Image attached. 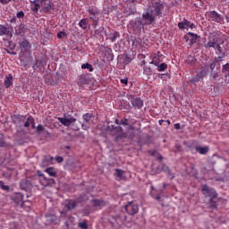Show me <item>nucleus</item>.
Returning a JSON list of instances; mask_svg holds the SVG:
<instances>
[{"label":"nucleus","mask_w":229,"mask_h":229,"mask_svg":"<svg viewBox=\"0 0 229 229\" xmlns=\"http://www.w3.org/2000/svg\"><path fill=\"white\" fill-rule=\"evenodd\" d=\"M157 21L155 14H152L149 11L142 14L140 20H138L132 26L134 31H140V26H151L153 22Z\"/></svg>","instance_id":"1"},{"label":"nucleus","mask_w":229,"mask_h":229,"mask_svg":"<svg viewBox=\"0 0 229 229\" xmlns=\"http://www.w3.org/2000/svg\"><path fill=\"white\" fill-rule=\"evenodd\" d=\"M148 11H149L152 15L156 17H162L164 4H162L160 2H155V0H152L151 4L148 5Z\"/></svg>","instance_id":"2"},{"label":"nucleus","mask_w":229,"mask_h":229,"mask_svg":"<svg viewBox=\"0 0 229 229\" xmlns=\"http://www.w3.org/2000/svg\"><path fill=\"white\" fill-rule=\"evenodd\" d=\"M125 210L129 216H135V214L139 213V205L135 204V202H129L125 206Z\"/></svg>","instance_id":"3"},{"label":"nucleus","mask_w":229,"mask_h":229,"mask_svg":"<svg viewBox=\"0 0 229 229\" xmlns=\"http://www.w3.org/2000/svg\"><path fill=\"white\" fill-rule=\"evenodd\" d=\"M39 176L41 177L39 179V183L43 187H51L52 185H55V179L47 178L44 174H39Z\"/></svg>","instance_id":"4"},{"label":"nucleus","mask_w":229,"mask_h":229,"mask_svg":"<svg viewBox=\"0 0 229 229\" xmlns=\"http://www.w3.org/2000/svg\"><path fill=\"white\" fill-rule=\"evenodd\" d=\"M178 28L182 30H188V28H190L191 30H194V28H196V25H194V23L191 22L189 20L183 19L181 22L178 23Z\"/></svg>","instance_id":"5"},{"label":"nucleus","mask_w":229,"mask_h":229,"mask_svg":"<svg viewBox=\"0 0 229 229\" xmlns=\"http://www.w3.org/2000/svg\"><path fill=\"white\" fill-rule=\"evenodd\" d=\"M129 99H130L132 106H134L136 108H142V106H144V101H142L141 98H139V97H135L133 95H131Z\"/></svg>","instance_id":"6"},{"label":"nucleus","mask_w":229,"mask_h":229,"mask_svg":"<svg viewBox=\"0 0 229 229\" xmlns=\"http://www.w3.org/2000/svg\"><path fill=\"white\" fill-rule=\"evenodd\" d=\"M206 15L209 21H213L214 22H221L223 21L221 15L216 11L208 12Z\"/></svg>","instance_id":"7"},{"label":"nucleus","mask_w":229,"mask_h":229,"mask_svg":"<svg viewBox=\"0 0 229 229\" xmlns=\"http://www.w3.org/2000/svg\"><path fill=\"white\" fill-rule=\"evenodd\" d=\"M199 38V36H198V34H194L192 32H188L184 36V39L186 40V42H189L190 46H192V44H196Z\"/></svg>","instance_id":"8"},{"label":"nucleus","mask_w":229,"mask_h":229,"mask_svg":"<svg viewBox=\"0 0 229 229\" xmlns=\"http://www.w3.org/2000/svg\"><path fill=\"white\" fill-rule=\"evenodd\" d=\"M204 195L211 196L212 198H217V193L216 190L208 187L207 184H204L201 189Z\"/></svg>","instance_id":"9"},{"label":"nucleus","mask_w":229,"mask_h":229,"mask_svg":"<svg viewBox=\"0 0 229 229\" xmlns=\"http://www.w3.org/2000/svg\"><path fill=\"white\" fill-rule=\"evenodd\" d=\"M39 7L42 8L43 12H51L53 5L49 0H38Z\"/></svg>","instance_id":"10"},{"label":"nucleus","mask_w":229,"mask_h":229,"mask_svg":"<svg viewBox=\"0 0 229 229\" xmlns=\"http://www.w3.org/2000/svg\"><path fill=\"white\" fill-rule=\"evenodd\" d=\"M151 62L150 64H153V65H158L162 62V53L160 51H157L150 55Z\"/></svg>","instance_id":"11"},{"label":"nucleus","mask_w":229,"mask_h":229,"mask_svg":"<svg viewBox=\"0 0 229 229\" xmlns=\"http://www.w3.org/2000/svg\"><path fill=\"white\" fill-rule=\"evenodd\" d=\"M57 120L59 121V123H61V124H64V126H71V124L76 123V118L74 117H71V118H62V117H58Z\"/></svg>","instance_id":"12"},{"label":"nucleus","mask_w":229,"mask_h":229,"mask_svg":"<svg viewBox=\"0 0 229 229\" xmlns=\"http://www.w3.org/2000/svg\"><path fill=\"white\" fill-rule=\"evenodd\" d=\"M12 85H13V76H12V74H7L4 81V87H5V89H10Z\"/></svg>","instance_id":"13"},{"label":"nucleus","mask_w":229,"mask_h":229,"mask_svg":"<svg viewBox=\"0 0 229 229\" xmlns=\"http://www.w3.org/2000/svg\"><path fill=\"white\" fill-rule=\"evenodd\" d=\"M78 203L75 200L72 199H68L65 200V208H67V210H74V208H76Z\"/></svg>","instance_id":"14"},{"label":"nucleus","mask_w":229,"mask_h":229,"mask_svg":"<svg viewBox=\"0 0 229 229\" xmlns=\"http://www.w3.org/2000/svg\"><path fill=\"white\" fill-rule=\"evenodd\" d=\"M30 10L33 13H38V10H40V4L38 0H34L31 2Z\"/></svg>","instance_id":"15"},{"label":"nucleus","mask_w":229,"mask_h":229,"mask_svg":"<svg viewBox=\"0 0 229 229\" xmlns=\"http://www.w3.org/2000/svg\"><path fill=\"white\" fill-rule=\"evenodd\" d=\"M92 203H93V207H95L96 208H103V207L106 205L105 200H99L98 199H93Z\"/></svg>","instance_id":"16"},{"label":"nucleus","mask_w":229,"mask_h":229,"mask_svg":"<svg viewBox=\"0 0 229 229\" xmlns=\"http://www.w3.org/2000/svg\"><path fill=\"white\" fill-rule=\"evenodd\" d=\"M20 47L21 49H24V51H30V49H31V44H30L28 40L23 39L20 43Z\"/></svg>","instance_id":"17"},{"label":"nucleus","mask_w":229,"mask_h":229,"mask_svg":"<svg viewBox=\"0 0 229 229\" xmlns=\"http://www.w3.org/2000/svg\"><path fill=\"white\" fill-rule=\"evenodd\" d=\"M31 126L32 129H35V118L32 116H29L26 123H24L25 128H30Z\"/></svg>","instance_id":"18"},{"label":"nucleus","mask_w":229,"mask_h":229,"mask_svg":"<svg viewBox=\"0 0 229 229\" xmlns=\"http://www.w3.org/2000/svg\"><path fill=\"white\" fill-rule=\"evenodd\" d=\"M199 76L205 78L207 74H208V65H204L200 68L199 72H198Z\"/></svg>","instance_id":"19"},{"label":"nucleus","mask_w":229,"mask_h":229,"mask_svg":"<svg viewBox=\"0 0 229 229\" xmlns=\"http://www.w3.org/2000/svg\"><path fill=\"white\" fill-rule=\"evenodd\" d=\"M45 173H47L49 176H53L54 178H56L58 174V173L56 172V169H55L54 167L46 168Z\"/></svg>","instance_id":"20"},{"label":"nucleus","mask_w":229,"mask_h":229,"mask_svg":"<svg viewBox=\"0 0 229 229\" xmlns=\"http://www.w3.org/2000/svg\"><path fill=\"white\" fill-rule=\"evenodd\" d=\"M115 172H116V176L117 178H119V180H126V175H125L126 172H124V170L116 168Z\"/></svg>","instance_id":"21"},{"label":"nucleus","mask_w":229,"mask_h":229,"mask_svg":"<svg viewBox=\"0 0 229 229\" xmlns=\"http://www.w3.org/2000/svg\"><path fill=\"white\" fill-rule=\"evenodd\" d=\"M195 149L198 151V153H199V155H207V153H208V147L197 146Z\"/></svg>","instance_id":"22"},{"label":"nucleus","mask_w":229,"mask_h":229,"mask_svg":"<svg viewBox=\"0 0 229 229\" xmlns=\"http://www.w3.org/2000/svg\"><path fill=\"white\" fill-rule=\"evenodd\" d=\"M89 83V80L87 79V76L81 75L78 81V85L81 87V85H87Z\"/></svg>","instance_id":"23"},{"label":"nucleus","mask_w":229,"mask_h":229,"mask_svg":"<svg viewBox=\"0 0 229 229\" xmlns=\"http://www.w3.org/2000/svg\"><path fill=\"white\" fill-rule=\"evenodd\" d=\"M88 12H89V13H90V15H98L99 14V9H98V7H96V6H89L88 8Z\"/></svg>","instance_id":"24"},{"label":"nucleus","mask_w":229,"mask_h":229,"mask_svg":"<svg viewBox=\"0 0 229 229\" xmlns=\"http://www.w3.org/2000/svg\"><path fill=\"white\" fill-rule=\"evenodd\" d=\"M89 24V20L87 18H84L80 21L79 26L81 28V30H87V25Z\"/></svg>","instance_id":"25"},{"label":"nucleus","mask_w":229,"mask_h":229,"mask_svg":"<svg viewBox=\"0 0 229 229\" xmlns=\"http://www.w3.org/2000/svg\"><path fill=\"white\" fill-rule=\"evenodd\" d=\"M78 226L81 229H89V220L85 219L82 222H79Z\"/></svg>","instance_id":"26"},{"label":"nucleus","mask_w":229,"mask_h":229,"mask_svg":"<svg viewBox=\"0 0 229 229\" xmlns=\"http://www.w3.org/2000/svg\"><path fill=\"white\" fill-rule=\"evenodd\" d=\"M9 33L10 30H8V28L4 25H0V37H3V35H8Z\"/></svg>","instance_id":"27"},{"label":"nucleus","mask_w":229,"mask_h":229,"mask_svg":"<svg viewBox=\"0 0 229 229\" xmlns=\"http://www.w3.org/2000/svg\"><path fill=\"white\" fill-rule=\"evenodd\" d=\"M156 67H157V71L159 72H164V71L167 69V64L162 63V64H159L158 65H156Z\"/></svg>","instance_id":"28"},{"label":"nucleus","mask_w":229,"mask_h":229,"mask_svg":"<svg viewBox=\"0 0 229 229\" xmlns=\"http://www.w3.org/2000/svg\"><path fill=\"white\" fill-rule=\"evenodd\" d=\"M8 146L6 141H4V134L0 132V148H6Z\"/></svg>","instance_id":"29"},{"label":"nucleus","mask_w":229,"mask_h":229,"mask_svg":"<svg viewBox=\"0 0 229 229\" xmlns=\"http://www.w3.org/2000/svg\"><path fill=\"white\" fill-rule=\"evenodd\" d=\"M81 69H88L89 72H92L94 71V67L92 66V64L89 63L83 64L81 65Z\"/></svg>","instance_id":"30"},{"label":"nucleus","mask_w":229,"mask_h":229,"mask_svg":"<svg viewBox=\"0 0 229 229\" xmlns=\"http://www.w3.org/2000/svg\"><path fill=\"white\" fill-rule=\"evenodd\" d=\"M143 74H146V76H151L153 74V70H151L150 67H144L143 68Z\"/></svg>","instance_id":"31"},{"label":"nucleus","mask_w":229,"mask_h":229,"mask_svg":"<svg viewBox=\"0 0 229 229\" xmlns=\"http://www.w3.org/2000/svg\"><path fill=\"white\" fill-rule=\"evenodd\" d=\"M24 196L22 195V193H17L14 197V201L15 203H21V201H22Z\"/></svg>","instance_id":"32"},{"label":"nucleus","mask_w":229,"mask_h":229,"mask_svg":"<svg viewBox=\"0 0 229 229\" xmlns=\"http://www.w3.org/2000/svg\"><path fill=\"white\" fill-rule=\"evenodd\" d=\"M82 117L85 123H90V120L92 119V114L87 113L86 114H83Z\"/></svg>","instance_id":"33"},{"label":"nucleus","mask_w":229,"mask_h":229,"mask_svg":"<svg viewBox=\"0 0 229 229\" xmlns=\"http://www.w3.org/2000/svg\"><path fill=\"white\" fill-rule=\"evenodd\" d=\"M217 44H216V40H209L206 45H205V47H216Z\"/></svg>","instance_id":"34"},{"label":"nucleus","mask_w":229,"mask_h":229,"mask_svg":"<svg viewBox=\"0 0 229 229\" xmlns=\"http://www.w3.org/2000/svg\"><path fill=\"white\" fill-rule=\"evenodd\" d=\"M201 80H203V78L200 77L199 73H197V75L192 78L191 83H198V81H201Z\"/></svg>","instance_id":"35"},{"label":"nucleus","mask_w":229,"mask_h":229,"mask_svg":"<svg viewBox=\"0 0 229 229\" xmlns=\"http://www.w3.org/2000/svg\"><path fill=\"white\" fill-rule=\"evenodd\" d=\"M120 37L121 35L119 34V32H114L113 37L111 38L112 42H115V40H117V38H119Z\"/></svg>","instance_id":"36"},{"label":"nucleus","mask_w":229,"mask_h":229,"mask_svg":"<svg viewBox=\"0 0 229 229\" xmlns=\"http://www.w3.org/2000/svg\"><path fill=\"white\" fill-rule=\"evenodd\" d=\"M222 72L224 74H226V72H229V63L222 66Z\"/></svg>","instance_id":"37"},{"label":"nucleus","mask_w":229,"mask_h":229,"mask_svg":"<svg viewBox=\"0 0 229 229\" xmlns=\"http://www.w3.org/2000/svg\"><path fill=\"white\" fill-rule=\"evenodd\" d=\"M0 187L2 191H10V186L4 185V182L0 181Z\"/></svg>","instance_id":"38"},{"label":"nucleus","mask_w":229,"mask_h":229,"mask_svg":"<svg viewBox=\"0 0 229 229\" xmlns=\"http://www.w3.org/2000/svg\"><path fill=\"white\" fill-rule=\"evenodd\" d=\"M223 58H225V54H223V56H218L214 58V64H219V62H223Z\"/></svg>","instance_id":"39"},{"label":"nucleus","mask_w":229,"mask_h":229,"mask_svg":"<svg viewBox=\"0 0 229 229\" xmlns=\"http://www.w3.org/2000/svg\"><path fill=\"white\" fill-rule=\"evenodd\" d=\"M174 153H178V151H182V145L176 144L175 148L173 149Z\"/></svg>","instance_id":"40"},{"label":"nucleus","mask_w":229,"mask_h":229,"mask_svg":"<svg viewBox=\"0 0 229 229\" xmlns=\"http://www.w3.org/2000/svg\"><path fill=\"white\" fill-rule=\"evenodd\" d=\"M47 162H48L49 164H53V162H55V157H51V156H47L46 157Z\"/></svg>","instance_id":"41"},{"label":"nucleus","mask_w":229,"mask_h":229,"mask_svg":"<svg viewBox=\"0 0 229 229\" xmlns=\"http://www.w3.org/2000/svg\"><path fill=\"white\" fill-rule=\"evenodd\" d=\"M124 64H131V57L126 55L125 58L123 59Z\"/></svg>","instance_id":"42"},{"label":"nucleus","mask_w":229,"mask_h":229,"mask_svg":"<svg viewBox=\"0 0 229 229\" xmlns=\"http://www.w3.org/2000/svg\"><path fill=\"white\" fill-rule=\"evenodd\" d=\"M16 17L18 19H22L24 17V12H22V11L18 12L17 14H16Z\"/></svg>","instance_id":"43"},{"label":"nucleus","mask_w":229,"mask_h":229,"mask_svg":"<svg viewBox=\"0 0 229 229\" xmlns=\"http://www.w3.org/2000/svg\"><path fill=\"white\" fill-rule=\"evenodd\" d=\"M55 161L58 163V164H62V162H64V157H60V156H57L55 157Z\"/></svg>","instance_id":"44"},{"label":"nucleus","mask_w":229,"mask_h":229,"mask_svg":"<svg viewBox=\"0 0 229 229\" xmlns=\"http://www.w3.org/2000/svg\"><path fill=\"white\" fill-rule=\"evenodd\" d=\"M64 37H65V32L64 31H59L57 33V38H63Z\"/></svg>","instance_id":"45"},{"label":"nucleus","mask_w":229,"mask_h":229,"mask_svg":"<svg viewBox=\"0 0 229 229\" xmlns=\"http://www.w3.org/2000/svg\"><path fill=\"white\" fill-rule=\"evenodd\" d=\"M120 82L122 85H128V78L121 79Z\"/></svg>","instance_id":"46"},{"label":"nucleus","mask_w":229,"mask_h":229,"mask_svg":"<svg viewBox=\"0 0 229 229\" xmlns=\"http://www.w3.org/2000/svg\"><path fill=\"white\" fill-rule=\"evenodd\" d=\"M37 131H38V133H40V132L44 131V126H42L40 124L38 125Z\"/></svg>","instance_id":"47"},{"label":"nucleus","mask_w":229,"mask_h":229,"mask_svg":"<svg viewBox=\"0 0 229 229\" xmlns=\"http://www.w3.org/2000/svg\"><path fill=\"white\" fill-rule=\"evenodd\" d=\"M120 124H123V126H128V120L127 119L121 120Z\"/></svg>","instance_id":"48"},{"label":"nucleus","mask_w":229,"mask_h":229,"mask_svg":"<svg viewBox=\"0 0 229 229\" xmlns=\"http://www.w3.org/2000/svg\"><path fill=\"white\" fill-rule=\"evenodd\" d=\"M1 4H8V3H12V0H0Z\"/></svg>","instance_id":"49"},{"label":"nucleus","mask_w":229,"mask_h":229,"mask_svg":"<svg viewBox=\"0 0 229 229\" xmlns=\"http://www.w3.org/2000/svg\"><path fill=\"white\" fill-rule=\"evenodd\" d=\"M216 64H217V63H214V61L212 64H209L211 71H214V69H216Z\"/></svg>","instance_id":"50"},{"label":"nucleus","mask_w":229,"mask_h":229,"mask_svg":"<svg viewBox=\"0 0 229 229\" xmlns=\"http://www.w3.org/2000/svg\"><path fill=\"white\" fill-rule=\"evenodd\" d=\"M89 19H90V21H93V22H98L99 21V20L94 18V16L89 17Z\"/></svg>","instance_id":"51"},{"label":"nucleus","mask_w":229,"mask_h":229,"mask_svg":"<svg viewBox=\"0 0 229 229\" xmlns=\"http://www.w3.org/2000/svg\"><path fill=\"white\" fill-rule=\"evenodd\" d=\"M215 49H217V51H219V53H221V46H219V44L216 45Z\"/></svg>","instance_id":"52"},{"label":"nucleus","mask_w":229,"mask_h":229,"mask_svg":"<svg viewBox=\"0 0 229 229\" xmlns=\"http://www.w3.org/2000/svg\"><path fill=\"white\" fill-rule=\"evenodd\" d=\"M174 126L175 130H180V128H181L180 123H175Z\"/></svg>","instance_id":"53"},{"label":"nucleus","mask_w":229,"mask_h":229,"mask_svg":"<svg viewBox=\"0 0 229 229\" xmlns=\"http://www.w3.org/2000/svg\"><path fill=\"white\" fill-rule=\"evenodd\" d=\"M157 78H164V74L158 73V74H157Z\"/></svg>","instance_id":"54"},{"label":"nucleus","mask_w":229,"mask_h":229,"mask_svg":"<svg viewBox=\"0 0 229 229\" xmlns=\"http://www.w3.org/2000/svg\"><path fill=\"white\" fill-rule=\"evenodd\" d=\"M157 160H164V157H163L162 156H159V157H157Z\"/></svg>","instance_id":"55"},{"label":"nucleus","mask_w":229,"mask_h":229,"mask_svg":"<svg viewBox=\"0 0 229 229\" xmlns=\"http://www.w3.org/2000/svg\"><path fill=\"white\" fill-rule=\"evenodd\" d=\"M132 3H139L140 0H131Z\"/></svg>","instance_id":"56"},{"label":"nucleus","mask_w":229,"mask_h":229,"mask_svg":"<svg viewBox=\"0 0 229 229\" xmlns=\"http://www.w3.org/2000/svg\"><path fill=\"white\" fill-rule=\"evenodd\" d=\"M165 123H167L168 125L171 124V121H169V120H166Z\"/></svg>","instance_id":"57"},{"label":"nucleus","mask_w":229,"mask_h":229,"mask_svg":"<svg viewBox=\"0 0 229 229\" xmlns=\"http://www.w3.org/2000/svg\"><path fill=\"white\" fill-rule=\"evenodd\" d=\"M163 122H164V120H159V124L162 125Z\"/></svg>","instance_id":"58"},{"label":"nucleus","mask_w":229,"mask_h":229,"mask_svg":"<svg viewBox=\"0 0 229 229\" xmlns=\"http://www.w3.org/2000/svg\"><path fill=\"white\" fill-rule=\"evenodd\" d=\"M157 199H160V196H157Z\"/></svg>","instance_id":"59"},{"label":"nucleus","mask_w":229,"mask_h":229,"mask_svg":"<svg viewBox=\"0 0 229 229\" xmlns=\"http://www.w3.org/2000/svg\"><path fill=\"white\" fill-rule=\"evenodd\" d=\"M151 155H152V156L155 155V151H153V152L151 153Z\"/></svg>","instance_id":"60"},{"label":"nucleus","mask_w":229,"mask_h":229,"mask_svg":"<svg viewBox=\"0 0 229 229\" xmlns=\"http://www.w3.org/2000/svg\"><path fill=\"white\" fill-rule=\"evenodd\" d=\"M18 34L21 33V31L17 32Z\"/></svg>","instance_id":"61"}]
</instances>
